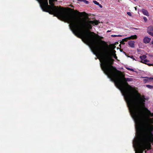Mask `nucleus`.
<instances>
[{"mask_svg":"<svg viewBox=\"0 0 153 153\" xmlns=\"http://www.w3.org/2000/svg\"><path fill=\"white\" fill-rule=\"evenodd\" d=\"M69 28L76 36L89 46L91 50L99 58L100 67L104 74L110 81L113 82L123 96L128 107L130 113L135 123V136L144 134L151 135L153 134V115L149 111L142 119V109L145 107V102L148 98L144 96H138L134 93L132 88L126 82L133 81L131 78H120L119 71L110 63V53L104 45H99L95 41L93 35L84 32L86 29L92 28L91 24L97 25L98 22L90 21L87 24L83 20H69Z\"/></svg>","mask_w":153,"mask_h":153,"instance_id":"obj_1","label":"nucleus"},{"mask_svg":"<svg viewBox=\"0 0 153 153\" xmlns=\"http://www.w3.org/2000/svg\"><path fill=\"white\" fill-rule=\"evenodd\" d=\"M153 136V134L150 135L144 134L135 136L133 140V146L135 153H143V151L146 147L147 137H151Z\"/></svg>","mask_w":153,"mask_h":153,"instance_id":"obj_2","label":"nucleus"},{"mask_svg":"<svg viewBox=\"0 0 153 153\" xmlns=\"http://www.w3.org/2000/svg\"><path fill=\"white\" fill-rule=\"evenodd\" d=\"M145 78H146V79H144L143 81L144 83H146L147 82H149L151 81V80H153V77H145Z\"/></svg>","mask_w":153,"mask_h":153,"instance_id":"obj_3","label":"nucleus"},{"mask_svg":"<svg viewBox=\"0 0 153 153\" xmlns=\"http://www.w3.org/2000/svg\"><path fill=\"white\" fill-rule=\"evenodd\" d=\"M137 36L136 35H132L131 36L128 37L127 38H126L124 39H123V40L124 41H127V39H136L137 38Z\"/></svg>","mask_w":153,"mask_h":153,"instance_id":"obj_4","label":"nucleus"},{"mask_svg":"<svg viewBox=\"0 0 153 153\" xmlns=\"http://www.w3.org/2000/svg\"><path fill=\"white\" fill-rule=\"evenodd\" d=\"M151 40V38L147 37H145L143 39V42L146 44L149 43Z\"/></svg>","mask_w":153,"mask_h":153,"instance_id":"obj_5","label":"nucleus"},{"mask_svg":"<svg viewBox=\"0 0 153 153\" xmlns=\"http://www.w3.org/2000/svg\"><path fill=\"white\" fill-rule=\"evenodd\" d=\"M134 42L133 41H130L128 42V44L129 46L131 48H133L134 47Z\"/></svg>","mask_w":153,"mask_h":153,"instance_id":"obj_6","label":"nucleus"},{"mask_svg":"<svg viewBox=\"0 0 153 153\" xmlns=\"http://www.w3.org/2000/svg\"><path fill=\"white\" fill-rule=\"evenodd\" d=\"M142 12L144 15L147 16H149V13L147 10L144 9H143L142 10Z\"/></svg>","mask_w":153,"mask_h":153,"instance_id":"obj_7","label":"nucleus"},{"mask_svg":"<svg viewBox=\"0 0 153 153\" xmlns=\"http://www.w3.org/2000/svg\"><path fill=\"white\" fill-rule=\"evenodd\" d=\"M146 56L145 55H143L140 56V58L142 60V61H143V60H144L146 58Z\"/></svg>","mask_w":153,"mask_h":153,"instance_id":"obj_8","label":"nucleus"},{"mask_svg":"<svg viewBox=\"0 0 153 153\" xmlns=\"http://www.w3.org/2000/svg\"><path fill=\"white\" fill-rule=\"evenodd\" d=\"M111 56L114 57L115 59H117V57L116 56V54L115 53H111Z\"/></svg>","mask_w":153,"mask_h":153,"instance_id":"obj_9","label":"nucleus"},{"mask_svg":"<svg viewBox=\"0 0 153 153\" xmlns=\"http://www.w3.org/2000/svg\"><path fill=\"white\" fill-rule=\"evenodd\" d=\"M93 2L95 4L98 5L99 6H101V7H102V5L101 4H100L99 2H97L96 1H93Z\"/></svg>","mask_w":153,"mask_h":153,"instance_id":"obj_10","label":"nucleus"},{"mask_svg":"<svg viewBox=\"0 0 153 153\" xmlns=\"http://www.w3.org/2000/svg\"><path fill=\"white\" fill-rule=\"evenodd\" d=\"M148 62V60L147 59H144V60H143V61H141V62L142 63H145V64H146V62Z\"/></svg>","mask_w":153,"mask_h":153,"instance_id":"obj_11","label":"nucleus"},{"mask_svg":"<svg viewBox=\"0 0 153 153\" xmlns=\"http://www.w3.org/2000/svg\"><path fill=\"white\" fill-rule=\"evenodd\" d=\"M146 87L150 89L153 88V86L150 85H146Z\"/></svg>","mask_w":153,"mask_h":153,"instance_id":"obj_12","label":"nucleus"},{"mask_svg":"<svg viewBox=\"0 0 153 153\" xmlns=\"http://www.w3.org/2000/svg\"><path fill=\"white\" fill-rule=\"evenodd\" d=\"M128 57H130V58H131V59H132L133 60H135V61H137V60L135 58H134V57L133 56H128Z\"/></svg>","mask_w":153,"mask_h":153,"instance_id":"obj_13","label":"nucleus"},{"mask_svg":"<svg viewBox=\"0 0 153 153\" xmlns=\"http://www.w3.org/2000/svg\"><path fill=\"white\" fill-rule=\"evenodd\" d=\"M126 68L128 70L131 71H134V69L132 68H131L128 67Z\"/></svg>","mask_w":153,"mask_h":153,"instance_id":"obj_14","label":"nucleus"},{"mask_svg":"<svg viewBox=\"0 0 153 153\" xmlns=\"http://www.w3.org/2000/svg\"><path fill=\"white\" fill-rule=\"evenodd\" d=\"M83 1L87 4H88L89 3L88 1L86 0H83Z\"/></svg>","mask_w":153,"mask_h":153,"instance_id":"obj_15","label":"nucleus"},{"mask_svg":"<svg viewBox=\"0 0 153 153\" xmlns=\"http://www.w3.org/2000/svg\"><path fill=\"white\" fill-rule=\"evenodd\" d=\"M143 19H144V21L145 22H146L147 21V18L146 17H144L143 18Z\"/></svg>","mask_w":153,"mask_h":153,"instance_id":"obj_16","label":"nucleus"},{"mask_svg":"<svg viewBox=\"0 0 153 153\" xmlns=\"http://www.w3.org/2000/svg\"><path fill=\"white\" fill-rule=\"evenodd\" d=\"M127 14L128 15H129V16H131V12H127Z\"/></svg>","mask_w":153,"mask_h":153,"instance_id":"obj_17","label":"nucleus"},{"mask_svg":"<svg viewBox=\"0 0 153 153\" xmlns=\"http://www.w3.org/2000/svg\"><path fill=\"white\" fill-rule=\"evenodd\" d=\"M116 52V51L115 50H113L112 51V53H115Z\"/></svg>","mask_w":153,"mask_h":153,"instance_id":"obj_18","label":"nucleus"},{"mask_svg":"<svg viewBox=\"0 0 153 153\" xmlns=\"http://www.w3.org/2000/svg\"><path fill=\"white\" fill-rule=\"evenodd\" d=\"M111 36H113V37H116V36H121L120 35H118L117 36L116 35H112Z\"/></svg>","mask_w":153,"mask_h":153,"instance_id":"obj_19","label":"nucleus"},{"mask_svg":"<svg viewBox=\"0 0 153 153\" xmlns=\"http://www.w3.org/2000/svg\"><path fill=\"white\" fill-rule=\"evenodd\" d=\"M148 33L149 34L153 36V33L151 32H148Z\"/></svg>","mask_w":153,"mask_h":153,"instance_id":"obj_20","label":"nucleus"},{"mask_svg":"<svg viewBox=\"0 0 153 153\" xmlns=\"http://www.w3.org/2000/svg\"><path fill=\"white\" fill-rule=\"evenodd\" d=\"M122 42V44H124L125 43H124V42Z\"/></svg>","mask_w":153,"mask_h":153,"instance_id":"obj_21","label":"nucleus"},{"mask_svg":"<svg viewBox=\"0 0 153 153\" xmlns=\"http://www.w3.org/2000/svg\"><path fill=\"white\" fill-rule=\"evenodd\" d=\"M147 65L149 66L151 65V64H147Z\"/></svg>","mask_w":153,"mask_h":153,"instance_id":"obj_22","label":"nucleus"},{"mask_svg":"<svg viewBox=\"0 0 153 153\" xmlns=\"http://www.w3.org/2000/svg\"><path fill=\"white\" fill-rule=\"evenodd\" d=\"M91 33L93 34H94V33L93 32H91Z\"/></svg>","mask_w":153,"mask_h":153,"instance_id":"obj_23","label":"nucleus"},{"mask_svg":"<svg viewBox=\"0 0 153 153\" xmlns=\"http://www.w3.org/2000/svg\"><path fill=\"white\" fill-rule=\"evenodd\" d=\"M78 13H80V14H82V13H80V12H78Z\"/></svg>","mask_w":153,"mask_h":153,"instance_id":"obj_24","label":"nucleus"},{"mask_svg":"<svg viewBox=\"0 0 153 153\" xmlns=\"http://www.w3.org/2000/svg\"><path fill=\"white\" fill-rule=\"evenodd\" d=\"M100 7H101V8H102V7H101V6H99Z\"/></svg>","mask_w":153,"mask_h":153,"instance_id":"obj_25","label":"nucleus"},{"mask_svg":"<svg viewBox=\"0 0 153 153\" xmlns=\"http://www.w3.org/2000/svg\"><path fill=\"white\" fill-rule=\"evenodd\" d=\"M103 42H104V43H105V42L104 41H103Z\"/></svg>","mask_w":153,"mask_h":153,"instance_id":"obj_26","label":"nucleus"},{"mask_svg":"<svg viewBox=\"0 0 153 153\" xmlns=\"http://www.w3.org/2000/svg\"><path fill=\"white\" fill-rule=\"evenodd\" d=\"M109 32V31H108L107 32Z\"/></svg>","mask_w":153,"mask_h":153,"instance_id":"obj_27","label":"nucleus"},{"mask_svg":"<svg viewBox=\"0 0 153 153\" xmlns=\"http://www.w3.org/2000/svg\"><path fill=\"white\" fill-rule=\"evenodd\" d=\"M134 1H136V0H134Z\"/></svg>","mask_w":153,"mask_h":153,"instance_id":"obj_28","label":"nucleus"}]
</instances>
